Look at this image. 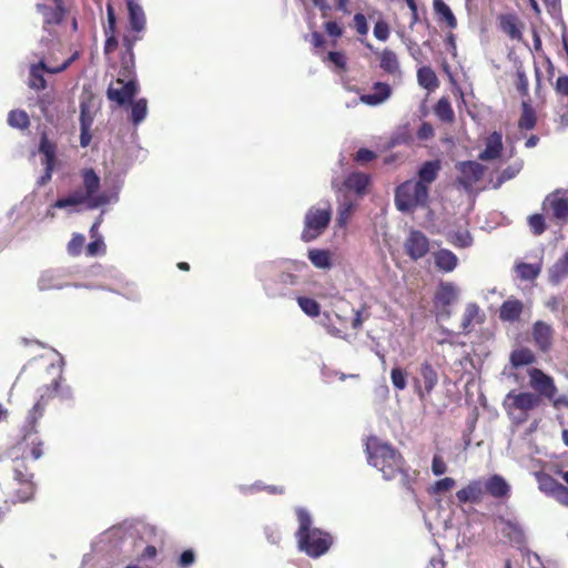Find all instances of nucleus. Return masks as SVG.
<instances>
[{"label":"nucleus","instance_id":"47","mask_svg":"<svg viewBox=\"0 0 568 568\" xmlns=\"http://www.w3.org/2000/svg\"><path fill=\"white\" fill-rule=\"evenodd\" d=\"M510 361L515 367H518L534 363L535 356L528 348H520L511 353Z\"/></svg>","mask_w":568,"mask_h":568},{"label":"nucleus","instance_id":"54","mask_svg":"<svg viewBox=\"0 0 568 568\" xmlns=\"http://www.w3.org/2000/svg\"><path fill=\"white\" fill-rule=\"evenodd\" d=\"M455 479L450 477H445L443 479L437 480L434 486L430 488L432 494H439L442 491H448L455 486Z\"/></svg>","mask_w":568,"mask_h":568},{"label":"nucleus","instance_id":"51","mask_svg":"<svg viewBox=\"0 0 568 568\" xmlns=\"http://www.w3.org/2000/svg\"><path fill=\"white\" fill-rule=\"evenodd\" d=\"M373 33L377 40L386 41L390 34L388 23L384 20H378L374 26Z\"/></svg>","mask_w":568,"mask_h":568},{"label":"nucleus","instance_id":"32","mask_svg":"<svg viewBox=\"0 0 568 568\" xmlns=\"http://www.w3.org/2000/svg\"><path fill=\"white\" fill-rule=\"evenodd\" d=\"M440 170V162L439 161H427L425 162L419 171H418V182H423L428 186L432 182H434L438 175V172Z\"/></svg>","mask_w":568,"mask_h":568},{"label":"nucleus","instance_id":"33","mask_svg":"<svg viewBox=\"0 0 568 568\" xmlns=\"http://www.w3.org/2000/svg\"><path fill=\"white\" fill-rule=\"evenodd\" d=\"M308 258L312 262V264L317 268L329 270L332 267V254L327 250H310Z\"/></svg>","mask_w":568,"mask_h":568},{"label":"nucleus","instance_id":"11","mask_svg":"<svg viewBox=\"0 0 568 568\" xmlns=\"http://www.w3.org/2000/svg\"><path fill=\"white\" fill-rule=\"evenodd\" d=\"M75 54L65 60L60 67L48 69L43 61L38 64H33L30 68L29 87L36 90H42L45 88L44 72L58 73L65 70L71 62L75 59Z\"/></svg>","mask_w":568,"mask_h":568},{"label":"nucleus","instance_id":"49","mask_svg":"<svg viewBox=\"0 0 568 568\" xmlns=\"http://www.w3.org/2000/svg\"><path fill=\"white\" fill-rule=\"evenodd\" d=\"M297 304L311 317H316L321 313L320 304L313 298L300 296L297 297Z\"/></svg>","mask_w":568,"mask_h":568},{"label":"nucleus","instance_id":"36","mask_svg":"<svg viewBox=\"0 0 568 568\" xmlns=\"http://www.w3.org/2000/svg\"><path fill=\"white\" fill-rule=\"evenodd\" d=\"M535 477L537 479L539 490L550 497L556 493L557 488L560 486V483L548 474L536 473Z\"/></svg>","mask_w":568,"mask_h":568},{"label":"nucleus","instance_id":"10","mask_svg":"<svg viewBox=\"0 0 568 568\" xmlns=\"http://www.w3.org/2000/svg\"><path fill=\"white\" fill-rule=\"evenodd\" d=\"M529 385L536 390L538 396L542 397H554L557 394V387L555 385V381L551 376L545 374L542 371L538 368H529Z\"/></svg>","mask_w":568,"mask_h":568},{"label":"nucleus","instance_id":"6","mask_svg":"<svg viewBox=\"0 0 568 568\" xmlns=\"http://www.w3.org/2000/svg\"><path fill=\"white\" fill-rule=\"evenodd\" d=\"M331 220L332 205L328 201L311 206L304 219L303 241L310 242L317 239L327 229Z\"/></svg>","mask_w":568,"mask_h":568},{"label":"nucleus","instance_id":"38","mask_svg":"<svg viewBox=\"0 0 568 568\" xmlns=\"http://www.w3.org/2000/svg\"><path fill=\"white\" fill-rule=\"evenodd\" d=\"M417 80L420 87L430 91L438 87V79L429 67H423L417 71Z\"/></svg>","mask_w":568,"mask_h":568},{"label":"nucleus","instance_id":"50","mask_svg":"<svg viewBox=\"0 0 568 568\" xmlns=\"http://www.w3.org/2000/svg\"><path fill=\"white\" fill-rule=\"evenodd\" d=\"M8 123L12 128L26 129L28 128L30 121L27 112L22 110H13L9 113Z\"/></svg>","mask_w":568,"mask_h":568},{"label":"nucleus","instance_id":"8","mask_svg":"<svg viewBox=\"0 0 568 568\" xmlns=\"http://www.w3.org/2000/svg\"><path fill=\"white\" fill-rule=\"evenodd\" d=\"M459 287L452 282H442L434 296L436 318L444 320L450 316L449 306L457 302Z\"/></svg>","mask_w":568,"mask_h":568},{"label":"nucleus","instance_id":"57","mask_svg":"<svg viewBox=\"0 0 568 568\" xmlns=\"http://www.w3.org/2000/svg\"><path fill=\"white\" fill-rule=\"evenodd\" d=\"M446 470H447V466H446V463L444 462V459L440 456L435 455L432 460L433 474L436 476H440V475L445 474Z\"/></svg>","mask_w":568,"mask_h":568},{"label":"nucleus","instance_id":"35","mask_svg":"<svg viewBox=\"0 0 568 568\" xmlns=\"http://www.w3.org/2000/svg\"><path fill=\"white\" fill-rule=\"evenodd\" d=\"M450 244L459 248H466L473 245V236L467 230L452 231L447 234Z\"/></svg>","mask_w":568,"mask_h":568},{"label":"nucleus","instance_id":"19","mask_svg":"<svg viewBox=\"0 0 568 568\" xmlns=\"http://www.w3.org/2000/svg\"><path fill=\"white\" fill-rule=\"evenodd\" d=\"M373 90V93L362 94L359 101L367 105L375 106L384 103L392 94L390 87L384 82H376Z\"/></svg>","mask_w":568,"mask_h":568},{"label":"nucleus","instance_id":"40","mask_svg":"<svg viewBox=\"0 0 568 568\" xmlns=\"http://www.w3.org/2000/svg\"><path fill=\"white\" fill-rule=\"evenodd\" d=\"M432 338L437 345L448 344L454 346L456 345L457 333L444 327L443 325H438V327L434 331Z\"/></svg>","mask_w":568,"mask_h":568},{"label":"nucleus","instance_id":"48","mask_svg":"<svg viewBox=\"0 0 568 568\" xmlns=\"http://www.w3.org/2000/svg\"><path fill=\"white\" fill-rule=\"evenodd\" d=\"M39 151L44 156L42 163L54 164L55 145L47 138L45 134H43L41 138Z\"/></svg>","mask_w":568,"mask_h":568},{"label":"nucleus","instance_id":"27","mask_svg":"<svg viewBox=\"0 0 568 568\" xmlns=\"http://www.w3.org/2000/svg\"><path fill=\"white\" fill-rule=\"evenodd\" d=\"M129 19L132 30L141 32L145 28V14L135 0H128Z\"/></svg>","mask_w":568,"mask_h":568},{"label":"nucleus","instance_id":"12","mask_svg":"<svg viewBox=\"0 0 568 568\" xmlns=\"http://www.w3.org/2000/svg\"><path fill=\"white\" fill-rule=\"evenodd\" d=\"M405 250L412 260L424 257L429 251V241L419 231H412L405 241Z\"/></svg>","mask_w":568,"mask_h":568},{"label":"nucleus","instance_id":"55","mask_svg":"<svg viewBox=\"0 0 568 568\" xmlns=\"http://www.w3.org/2000/svg\"><path fill=\"white\" fill-rule=\"evenodd\" d=\"M105 252V244L101 236L95 237L87 247V253L90 256L103 254Z\"/></svg>","mask_w":568,"mask_h":568},{"label":"nucleus","instance_id":"63","mask_svg":"<svg viewBox=\"0 0 568 568\" xmlns=\"http://www.w3.org/2000/svg\"><path fill=\"white\" fill-rule=\"evenodd\" d=\"M194 552L192 550H185L179 558V566L182 568H187L194 562Z\"/></svg>","mask_w":568,"mask_h":568},{"label":"nucleus","instance_id":"1","mask_svg":"<svg viewBox=\"0 0 568 568\" xmlns=\"http://www.w3.org/2000/svg\"><path fill=\"white\" fill-rule=\"evenodd\" d=\"M298 529L296 531L297 546L311 558H318L326 554L333 544L332 536L316 527L310 513L304 508H297Z\"/></svg>","mask_w":568,"mask_h":568},{"label":"nucleus","instance_id":"18","mask_svg":"<svg viewBox=\"0 0 568 568\" xmlns=\"http://www.w3.org/2000/svg\"><path fill=\"white\" fill-rule=\"evenodd\" d=\"M373 90V93L362 94L359 101L367 105L375 106L384 103L392 94L390 87L384 82H376Z\"/></svg>","mask_w":568,"mask_h":568},{"label":"nucleus","instance_id":"30","mask_svg":"<svg viewBox=\"0 0 568 568\" xmlns=\"http://www.w3.org/2000/svg\"><path fill=\"white\" fill-rule=\"evenodd\" d=\"M486 490L496 498L505 497L509 494L510 487L507 481L499 475L491 476L485 483Z\"/></svg>","mask_w":568,"mask_h":568},{"label":"nucleus","instance_id":"61","mask_svg":"<svg viewBox=\"0 0 568 568\" xmlns=\"http://www.w3.org/2000/svg\"><path fill=\"white\" fill-rule=\"evenodd\" d=\"M327 59L339 69H344L346 65V57L342 52H329Z\"/></svg>","mask_w":568,"mask_h":568},{"label":"nucleus","instance_id":"29","mask_svg":"<svg viewBox=\"0 0 568 568\" xmlns=\"http://www.w3.org/2000/svg\"><path fill=\"white\" fill-rule=\"evenodd\" d=\"M550 283L557 285L568 275V252L559 257L548 272Z\"/></svg>","mask_w":568,"mask_h":568},{"label":"nucleus","instance_id":"42","mask_svg":"<svg viewBox=\"0 0 568 568\" xmlns=\"http://www.w3.org/2000/svg\"><path fill=\"white\" fill-rule=\"evenodd\" d=\"M54 9H50L47 6L39 4L38 9L43 14L47 23H59L63 18V9L61 7V1L58 0Z\"/></svg>","mask_w":568,"mask_h":568},{"label":"nucleus","instance_id":"52","mask_svg":"<svg viewBox=\"0 0 568 568\" xmlns=\"http://www.w3.org/2000/svg\"><path fill=\"white\" fill-rule=\"evenodd\" d=\"M390 379L394 387L398 390L406 388V374L398 367H395L390 372Z\"/></svg>","mask_w":568,"mask_h":568},{"label":"nucleus","instance_id":"37","mask_svg":"<svg viewBox=\"0 0 568 568\" xmlns=\"http://www.w3.org/2000/svg\"><path fill=\"white\" fill-rule=\"evenodd\" d=\"M420 374L424 381V392L428 395L438 383L437 373L430 364L424 363L420 367Z\"/></svg>","mask_w":568,"mask_h":568},{"label":"nucleus","instance_id":"45","mask_svg":"<svg viewBox=\"0 0 568 568\" xmlns=\"http://www.w3.org/2000/svg\"><path fill=\"white\" fill-rule=\"evenodd\" d=\"M435 114L439 120L444 122L454 121L455 114L448 99L442 98L438 100L435 106Z\"/></svg>","mask_w":568,"mask_h":568},{"label":"nucleus","instance_id":"31","mask_svg":"<svg viewBox=\"0 0 568 568\" xmlns=\"http://www.w3.org/2000/svg\"><path fill=\"white\" fill-rule=\"evenodd\" d=\"M355 203L347 196L338 199L336 224L338 227H346L354 212Z\"/></svg>","mask_w":568,"mask_h":568},{"label":"nucleus","instance_id":"20","mask_svg":"<svg viewBox=\"0 0 568 568\" xmlns=\"http://www.w3.org/2000/svg\"><path fill=\"white\" fill-rule=\"evenodd\" d=\"M500 30L511 40H521L523 33L518 17L513 13L500 14L498 17Z\"/></svg>","mask_w":568,"mask_h":568},{"label":"nucleus","instance_id":"60","mask_svg":"<svg viewBox=\"0 0 568 568\" xmlns=\"http://www.w3.org/2000/svg\"><path fill=\"white\" fill-rule=\"evenodd\" d=\"M551 497L555 498L560 505L568 507V488L562 484H560Z\"/></svg>","mask_w":568,"mask_h":568},{"label":"nucleus","instance_id":"21","mask_svg":"<svg viewBox=\"0 0 568 568\" xmlns=\"http://www.w3.org/2000/svg\"><path fill=\"white\" fill-rule=\"evenodd\" d=\"M552 328L549 324L538 321L532 327V337L541 351H547L552 341Z\"/></svg>","mask_w":568,"mask_h":568},{"label":"nucleus","instance_id":"46","mask_svg":"<svg viewBox=\"0 0 568 568\" xmlns=\"http://www.w3.org/2000/svg\"><path fill=\"white\" fill-rule=\"evenodd\" d=\"M535 124H536L535 111L528 102L524 101L523 102V113L519 119L518 125L520 129L530 130L535 126Z\"/></svg>","mask_w":568,"mask_h":568},{"label":"nucleus","instance_id":"64","mask_svg":"<svg viewBox=\"0 0 568 568\" xmlns=\"http://www.w3.org/2000/svg\"><path fill=\"white\" fill-rule=\"evenodd\" d=\"M433 135H434L433 126L429 123H427V122L422 123V125L419 126V129L417 131L418 139H420V140H428Z\"/></svg>","mask_w":568,"mask_h":568},{"label":"nucleus","instance_id":"53","mask_svg":"<svg viewBox=\"0 0 568 568\" xmlns=\"http://www.w3.org/2000/svg\"><path fill=\"white\" fill-rule=\"evenodd\" d=\"M85 237L82 234H74L68 244V252L71 255H79L84 246Z\"/></svg>","mask_w":568,"mask_h":568},{"label":"nucleus","instance_id":"7","mask_svg":"<svg viewBox=\"0 0 568 568\" xmlns=\"http://www.w3.org/2000/svg\"><path fill=\"white\" fill-rule=\"evenodd\" d=\"M82 180L84 187V191L82 192L84 197H87L85 201L88 209H98L118 201V193L115 191L98 193L100 187V178L92 169H85L82 172Z\"/></svg>","mask_w":568,"mask_h":568},{"label":"nucleus","instance_id":"62","mask_svg":"<svg viewBox=\"0 0 568 568\" xmlns=\"http://www.w3.org/2000/svg\"><path fill=\"white\" fill-rule=\"evenodd\" d=\"M43 398H44V395L42 394L40 396V399L34 404L33 408L30 410L28 418L31 423H34L38 418H40L42 416L43 405L41 402Z\"/></svg>","mask_w":568,"mask_h":568},{"label":"nucleus","instance_id":"43","mask_svg":"<svg viewBox=\"0 0 568 568\" xmlns=\"http://www.w3.org/2000/svg\"><path fill=\"white\" fill-rule=\"evenodd\" d=\"M148 114V101L142 98L132 103L131 106V121L134 125L140 124Z\"/></svg>","mask_w":568,"mask_h":568},{"label":"nucleus","instance_id":"17","mask_svg":"<svg viewBox=\"0 0 568 568\" xmlns=\"http://www.w3.org/2000/svg\"><path fill=\"white\" fill-rule=\"evenodd\" d=\"M373 90V93L362 94L359 101L367 105L375 106L384 103L392 94L390 87L384 82H376Z\"/></svg>","mask_w":568,"mask_h":568},{"label":"nucleus","instance_id":"24","mask_svg":"<svg viewBox=\"0 0 568 568\" xmlns=\"http://www.w3.org/2000/svg\"><path fill=\"white\" fill-rule=\"evenodd\" d=\"M503 150V138L499 132H493L486 141V148L479 154V159L483 161H489L497 159Z\"/></svg>","mask_w":568,"mask_h":568},{"label":"nucleus","instance_id":"23","mask_svg":"<svg viewBox=\"0 0 568 568\" xmlns=\"http://www.w3.org/2000/svg\"><path fill=\"white\" fill-rule=\"evenodd\" d=\"M485 315L480 313L479 306L475 303H468L465 307L460 327L465 333H469L476 324L483 323Z\"/></svg>","mask_w":568,"mask_h":568},{"label":"nucleus","instance_id":"44","mask_svg":"<svg viewBox=\"0 0 568 568\" xmlns=\"http://www.w3.org/2000/svg\"><path fill=\"white\" fill-rule=\"evenodd\" d=\"M541 271V265L539 263L529 264V263H518L516 265L517 275L521 280H534L536 278Z\"/></svg>","mask_w":568,"mask_h":568},{"label":"nucleus","instance_id":"58","mask_svg":"<svg viewBox=\"0 0 568 568\" xmlns=\"http://www.w3.org/2000/svg\"><path fill=\"white\" fill-rule=\"evenodd\" d=\"M354 24H355L356 31L361 36H366L367 34L368 26H367L366 18H365V16L363 13H356L354 16Z\"/></svg>","mask_w":568,"mask_h":568},{"label":"nucleus","instance_id":"25","mask_svg":"<svg viewBox=\"0 0 568 568\" xmlns=\"http://www.w3.org/2000/svg\"><path fill=\"white\" fill-rule=\"evenodd\" d=\"M434 263L439 271L449 273L457 267L458 258L452 251L442 248L434 253Z\"/></svg>","mask_w":568,"mask_h":568},{"label":"nucleus","instance_id":"3","mask_svg":"<svg viewBox=\"0 0 568 568\" xmlns=\"http://www.w3.org/2000/svg\"><path fill=\"white\" fill-rule=\"evenodd\" d=\"M129 61L124 62V67L119 72V77L114 83H112L106 91L108 99L116 102L119 105H123L131 101L139 91V84L133 75V52L132 45L128 48Z\"/></svg>","mask_w":568,"mask_h":568},{"label":"nucleus","instance_id":"2","mask_svg":"<svg viewBox=\"0 0 568 568\" xmlns=\"http://www.w3.org/2000/svg\"><path fill=\"white\" fill-rule=\"evenodd\" d=\"M368 463L377 468L385 479H392L403 471L404 460L400 454L390 445L376 437L368 438L366 443Z\"/></svg>","mask_w":568,"mask_h":568},{"label":"nucleus","instance_id":"39","mask_svg":"<svg viewBox=\"0 0 568 568\" xmlns=\"http://www.w3.org/2000/svg\"><path fill=\"white\" fill-rule=\"evenodd\" d=\"M87 197H84V194L82 191H74L71 194H69L65 197L59 199L54 202L52 205V209H67L71 206H77L80 204L87 205Z\"/></svg>","mask_w":568,"mask_h":568},{"label":"nucleus","instance_id":"28","mask_svg":"<svg viewBox=\"0 0 568 568\" xmlns=\"http://www.w3.org/2000/svg\"><path fill=\"white\" fill-rule=\"evenodd\" d=\"M503 534L509 539L510 542L523 547L526 544V534L520 524L517 521L508 520L505 523Z\"/></svg>","mask_w":568,"mask_h":568},{"label":"nucleus","instance_id":"56","mask_svg":"<svg viewBox=\"0 0 568 568\" xmlns=\"http://www.w3.org/2000/svg\"><path fill=\"white\" fill-rule=\"evenodd\" d=\"M529 226L532 232L537 235L541 234L545 231V220L540 214H534L529 217Z\"/></svg>","mask_w":568,"mask_h":568},{"label":"nucleus","instance_id":"41","mask_svg":"<svg viewBox=\"0 0 568 568\" xmlns=\"http://www.w3.org/2000/svg\"><path fill=\"white\" fill-rule=\"evenodd\" d=\"M434 10L450 29L457 27V20L453 11L443 0H434Z\"/></svg>","mask_w":568,"mask_h":568},{"label":"nucleus","instance_id":"4","mask_svg":"<svg viewBox=\"0 0 568 568\" xmlns=\"http://www.w3.org/2000/svg\"><path fill=\"white\" fill-rule=\"evenodd\" d=\"M541 398L531 392L510 390L503 400V406L509 418L516 424L528 419V413L537 408Z\"/></svg>","mask_w":568,"mask_h":568},{"label":"nucleus","instance_id":"5","mask_svg":"<svg viewBox=\"0 0 568 568\" xmlns=\"http://www.w3.org/2000/svg\"><path fill=\"white\" fill-rule=\"evenodd\" d=\"M428 202V186L423 182L409 180L400 184L395 192V205L400 212H412Z\"/></svg>","mask_w":568,"mask_h":568},{"label":"nucleus","instance_id":"16","mask_svg":"<svg viewBox=\"0 0 568 568\" xmlns=\"http://www.w3.org/2000/svg\"><path fill=\"white\" fill-rule=\"evenodd\" d=\"M65 274L61 270H48L41 273L38 280L40 291L60 290L67 285Z\"/></svg>","mask_w":568,"mask_h":568},{"label":"nucleus","instance_id":"13","mask_svg":"<svg viewBox=\"0 0 568 568\" xmlns=\"http://www.w3.org/2000/svg\"><path fill=\"white\" fill-rule=\"evenodd\" d=\"M544 210L555 219L565 222L568 219V197L559 192L552 193L546 197Z\"/></svg>","mask_w":568,"mask_h":568},{"label":"nucleus","instance_id":"9","mask_svg":"<svg viewBox=\"0 0 568 568\" xmlns=\"http://www.w3.org/2000/svg\"><path fill=\"white\" fill-rule=\"evenodd\" d=\"M33 474L26 468H16L13 471L14 493L13 500L18 503H27L31 500L36 494L37 486L33 481Z\"/></svg>","mask_w":568,"mask_h":568},{"label":"nucleus","instance_id":"59","mask_svg":"<svg viewBox=\"0 0 568 568\" xmlns=\"http://www.w3.org/2000/svg\"><path fill=\"white\" fill-rule=\"evenodd\" d=\"M523 552H524V556L526 557L527 564L530 568H541L542 567V561L537 554H535L528 549H524Z\"/></svg>","mask_w":568,"mask_h":568},{"label":"nucleus","instance_id":"22","mask_svg":"<svg viewBox=\"0 0 568 568\" xmlns=\"http://www.w3.org/2000/svg\"><path fill=\"white\" fill-rule=\"evenodd\" d=\"M484 495V485L480 480H473L456 493L459 503H478Z\"/></svg>","mask_w":568,"mask_h":568},{"label":"nucleus","instance_id":"26","mask_svg":"<svg viewBox=\"0 0 568 568\" xmlns=\"http://www.w3.org/2000/svg\"><path fill=\"white\" fill-rule=\"evenodd\" d=\"M523 307V303L519 300L509 298L501 304L499 317L504 322H515L519 320Z\"/></svg>","mask_w":568,"mask_h":568},{"label":"nucleus","instance_id":"14","mask_svg":"<svg viewBox=\"0 0 568 568\" xmlns=\"http://www.w3.org/2000/svg\"><path fill=\"white\" fill-rule=\"evenodd\" d=\"M457 168L462 174L458 181L465 189L478 182L485 171V168L475 161L460 162Z\"/></svg>","mask_w":568,"mask_h":568},{"label":"nucleus","instance_id":"15","mask_svg":"<svg viewBox=\"0 0 568 568\" xmlns=\"http://www.w3.org/2000/svg\"><path fill=\"white\" fill-rule=\"evenodd\" d=\"M378 57L379 67L385 73L393 77L394 79L402 78L403 72L397 54L393 50L385 48L383 51L378 53Z\"/></svg>","mask_w":568,"mask_h":568},{"label":"nucleus","instance_id":"34","mask_svg":"<svg viewBox=\"0 0 568 568\" xmlns=\"http://www.w3.org/2000/svg\"><path fill=\"white\" fill-rule=\"evenodd\" d=\"M369 183V176L367 174L355 172L348 175L345 181V186L349 190H354L357 194H364Z\"/></svg>","mask_w":568,"mask_h":568}]
</instances>
